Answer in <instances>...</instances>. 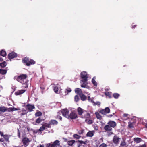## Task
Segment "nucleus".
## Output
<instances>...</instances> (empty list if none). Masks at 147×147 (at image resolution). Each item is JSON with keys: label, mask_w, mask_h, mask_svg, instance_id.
I'll return each mask as SVG.
<instances>
[{"label": "nucleus", "mask_w": 147, "mask_h": 147, "mask_svg": "<svg viewBox=\"0 0 147 147\" xmlns=\"http://www.w3.org/2000/svg\"><path fill=\"white\" fill-rule=\"evenodd\" d=\"M25 111L24 109V108H23L22 109V111Z\"/></svg>", "instance_id": "nucleus-64"}, {"label": "nucleus", "mask_w": 147, "mask_h": 147, "mask_svg": "<svg viewBox=\"0 0 147 147\" xmlns=\"http://www.w3.org/2000/svg\"><path fill=\"white\" fill-rule=\"evenodd\" d=\"M40 88H41V89H42V90H44L45 89V87L43 85H41L40 86Z\"/></svg>", "instance_id": "nucleus-47"}, {"label": "nucleus", "mask_w": 147, "mask_h": 147, "mask_svg": "<svg viewBox=\"0 0 147 147\" xmlns=\"http://www.w3.org/2000/svg\"><path fill=\"white\" fill-rule=\"evenodd\" d=\"M92 123V120H89L88 122V124H91Z\"/></svg>", "instance_id": "nucleus-46"}, {"label": "nucleus", "mask_w": 147, "mask_h": 147, "mask_svg": "<svg viewBox=\"0 0 147 147\" xmlns=\"http://www.w3.org/2000/svg\"><path fill=\"white\" fill-rule=\"evenodd\" d=\"M32 123L33 124V125H37V123H36V122H33V123Z\"/></svg>", "instance_id": "nucleus-58"}, {"label": "nucleus", "mask_w": 147, "mask_h": 147, "mask_svg": "<svg viewBox=\"0 0 147 147\" xmlns=\"http://www.w3.org/2000/svg\"><path fill=\"white\" fill-rule=\"evenodd\" d=\"M120 138L117 136L115 135L113 138V141L114 143L117 144L118 143Z\"/></svg>", "instance_id": "nucleus-12"}, {"label": "nucleus", "mask_w": 147, "mask_h": 147, "mask_svg": "<svg viewBox=\"0 0 147 147\" xmlns=\"http://www.w3.org/2000/svg\"><path fill=\"white\" fill-rule=\"evenodd\" d=\"M84 142H85V144H87L88 142V140H86L85 141H84Z\"/></svg>", "instance_id": "nucleus-57"}, {"label": "nucleus", "mask_w": 147, "mask_h": 147, "mask_svg": "<svg viewBox=\"0 0 147 147\" xmlns=\"http://www.w3.org/2000/svg\"><path fill=\"white\" fill-rule=\"evenodd\" d=\"M64 140L65 141H67V139L66 138H64Z\"/></svg>", "instance_id": "nucleus-63"}, {"label": "nucleus", "mask_w": 147, "mask_h": 147, "mask_svg": "<svg viewBox=\"0 0 147 147\" xmlns=\"http://www.w3.org/2000/svg\"><path fill=\"white\" fill-rule=\"evenodd\" d=\"M22 141L24 146L26 147L28 145L30 140L27 138L25 137L23 139Z\"/></svg>", "instance_id": "nucleus-5"}, {"label": "nucleus", "mask_w": 147, "mask_h": 147, "mask_svg": "<svg viewBox=\"0 0 147 147\" xmlns=\"http://www.w3.org/2000/svg\"><path fill=\"white\" fill-rule=\"evenodd\" d=\"M74 137L76 138L77 139H79L80 138V136L78 135L75 134H74Z\"/></svg>", "instance_id": "nucleus-40"}, {"label": "nucleus", "mask_w": 147, "mask_h": 147, "mask_svg": "<svg viewBox=\"0 0 147 147\" xmlns=\"http://www.w3.org/2000/svg\"><path fill=\"white\" fill-rule=\"evenodd\" d=\"M25 114V113H22L21 114V115H24Z\"/></svg>", "instance_id": "nucleus-62"}, {"label": "nucleus", "mask_w": 147, "mask_h": 147, "mask_svg": "<svg viewBox=\"0 0 147 147\" xmlns=\"http://www.w3.org/2000/svg\"><path fill=\"white\" fill-rule=\"evenodd\" d=\"M105 94L106 96H109V97H110V96H111L109 92H107L105 93Z\"/></svg>", "instance_id": "nucleus-50"}, {"label": "nucleus", "mask_w": 147, "mask_h": 147, "mask_svg": "<svg viewBox=\"0 0 147 147\" xmlns=\"http://www.w3.org/2000/svg\"><path fill=\"white\" fill-rule=\"evenodd\" d=\"M0 55L2 56L5 57L6 55V52L5 50H2L0 51Z\"/></svg>", "instance_id": "nucleus-22"}, {"label": "nucleus", "mask_w": 147, "mask_h": 147, "mask_svg": "<svg viewBox=\"0 0 147 147\" xmlns=\"http://www.w3.org/2000/svg\"><path fill=\"white\" fill-rule=\"evenodd\" d=\"M12 108L13 111L20 110V109L19 108H16L15 107H13Z\"/></svg>", "instance_id": "nucleus-43"}, {"label": "nucleus", "mask_w": 147, "mask_h": 147, "mask_svg": "<svg viewBox=\"0 0 147 147\" xmlns=\"http://www.w3.org/2000/svg\"><path fill=\"white\" fill-rule=\"evenodd\" d=\"M120 145L122 147H125L126 145V143L124 141H122L121 142Z\"/></svg>", "instance_id": "nucleus-37"}, {"label": "nucleus", "mask_w": 147, "mask_h": 147, "mask_svg": "<svg viewBox=\"0 0 147 147\" xmlns=\"http://www.w3.org/2000/svg\"><path fill=\"white\" fill-rule=\"evenodd\" d=\"M42 115V113L40 111L36 112L35 114V115L36 117H39Z\"/></svg>", "instance_id": "nucleus-36"}, {"label": "nucleus", "mask_w": 147, "mask_h": 147, "mask_svg": "<svg viewBox=\"0 0 147 147\" xmlns=\"http://www.w3.org/2000/svg\"><path fill=\"white\" fill-rule=\"evenodd\" d=\"M29 60V59L27 57H26L23 59L22 60L23 63L27 65V64L28 63Z\"/></svg>", "instance_id": "nucleus-16"}, {"label": "nucleus", "mask_w": 147, "mask_h": 147, "mask_svg": "<svg viewBox=\"0 0 147 147\" xmlns=\"http://www.w3.org/2000/svg\"><path fill=\"white\" fill-rule=\"evenodd\" d=\"M81 144H85V142H84V141H78Z\"/></svg>", "instance_id": "nucleus-48"}, {"label": "nucleus", "mask_w": 147, "mask_h": 147, "mask_svg": "<svg viewBox=\"0 0 147 147\" xmlns=\"http://www.w3.org/2000/svg\"><path fill=\"white\" fill-rule=\"evenodd\" d=\"M7 72V71L6 70L0 69V74L2 75L5 74Z\"/></svg>", "instance_id": "nucleus-31"}, {"label": "nucleus", "mask_w": 147, "mask_h": 147, "mask_svg": "<svg viewBox=\"0 0 147 147\" xmlns=\"http://www.w3.org/2000/svg\"><path fill=\"white\" fill-rule=\"evenodd\" d=\"M7 110V109L4 106H1L0 107V111L5 112Z\"/></svg>", "instance_id": "nucleus-26"}, {"label": "nucleus", "mask_w": 147, "mask_h": 147, "mask_svg": "<svg viewBox=\"0 0 147 147\" xmlns=\"http://www.w3.org/2000/svg\"><path fill=\"white\" fill-rule=\"evenodd\" d=\"M128 127L129 128H131L134 127V123H131V122H129L128 123Z\"/></svg>", "instance_id": "nucleus-35"}, {"label": "nucleus", "mask_w": 147, "mask_h": 147, "mask_svg": "<svg viewBox=\"0 0 147 147\" xmlns=\"http://www.w3.org/2000/svg\"><path fill=\"white\" fill-rule=\"evenodd\" d=\"M10 136L8 135H4L3 137L4 138L5 140L7 142L8 141L10 137Z\"/></svg>", "instance_id": "nucleus-29"}, {"label": "nucleus", "mask_w": 147, "mask_h": 147, "mask_svg": "<svg viewBox=\"0 0 147 147\" xmlns=\"http://www.w3.org/2000/svg\"><path fill=\"white\" fill-rule=\"evenodd\" d=\"M45 127H44V125H43V124L42 125V126L39 129L38 131H41V132L42 131H43V130H45Z\"/></svg>", "instance_id": "nucleus-38"}, {"label": "nucleus", "mask_w": 147, "mask_h": 147, "mask_svg": "<svg viewBox=\"0 0 147 147\" xmlns=\"http://www.w3.org/2000/svg\"><path fill=\"white\" fill-rule=\"evenodd\" d=\"M26 90H19L16 92H15V94L16 95H18L21 94L25 92Z\"/></svg>", "instance_id": "nucleus-13"}, {"label": "nucleus", "mask_w": 147, "mask_h": 147, "mask_svg": "<svg viewBox=\"0 0 147 147\" xmlns=\"http://www.w3.org/2000/svg\"><path fill=\"white\" fill-rule=\"evenodd\" d=\"M93 99L92 98H90V96H89L88 97V100L89 102H90L91 99Z\"/></svg>", "instance_id": "nucleus-52"}, {"label": "nucleus", "mask_w": 147, "mask_h": 147, "mask_svg": "<svg viewBox=\"0 0 147 147\" xmlns=\"http://www.w3.org/2000/svg\"><path fill=\"white\" fill-rule=\"evenodd\" d=\"M95 114L97 118L99 119H101L102 117L100 115L99 113L98 112H95Z\"/></svg>", "instance_id": "nucleus-27"}, {"label": "nucleus", "mask_w": 147, "mask_h": 147, "mask_svg": "<svg viewBox=\"0 0 147 147\" xmlns=\"http://www.w3.org/2000/svg\"><path fill=\"white\" fill-rule=\"evenodd\" d=\"M75 100L77 102L79 100V97L78 95H76L74 97Z\"/></svg>", "instance_id": "nucleus-42"}, {"label": "nucleus", "mask_w": 147, "mask_h": 147, "mask_svg": "<svg viewBox=\"0 0 147 147\" xmlns=\"http://www.w3.org/2000/svg\"><path fill=\"white\" fill-rule=\"evenodd\" d=\"M27 76L26 74H22L18 76H16L14 78V79L20 82L22 84L27 85V81L26 79Z\"/></svg>", "instance_id": "nucleus-2"}, {"label": "nucleus", "mask_w": 147, "mask_h": 147, "mask_svg": "<svg viewBox=\"0 0 147 147\" xmlns=\"http://www.w3.org/2000/svg\"><path fill=\"white\" fill-rule=\"evenodd\" d=\"M26 107L30 112L32 111V109L35 108L34 105H33L28 104L26 105Z\"/></svg>", "instance_id": "nucleus-10"}, {"label": "nucleus", "mask_w": 147, "mask_h": 147, "mask_svg": "<svg viewBox=\"0 0 147 147\" xmlns=\"http://www.w3.org/2000/svg\"><path fill=\"white\" fill-rule=\"evenodd\" d=\"M105 130L106 131H110L112 130L111 127L108 125H106L104 127Z\"/></svg>", "instance_id": "nucleus-24"}, {"label": "nucleus", "mask_w": 147, "mask_h": 147, "mask_svg": "<svg viewBox=\"0 0 147 147\" xmlns=\"http://www.w3.org/2000/svg\"><path fill=\"white\" fill-rule=\"evenodd\" d=\"M18 136L20 138V133L19 131L18 130Z\"/></svg>", "instance_id": "nucleus-55"}, {"label": "nucleus", "mask_w": 147, "mask_h": 147, "mask_svg": "<svg viewBox=\"0 0 147 147\" xmlns=\"http://www.w3.org/2000/svg\"><path fill=\"white\" fill-rule=\"evenodd\" d=\"M80 96L81 97V99L82 100L85 101L86 100L87 98L86 96L84 94H80Z\"/></svg>", "instance_id": "nucleus-25"}, {"label": "nucleus", "mask_w": 147, "mask_h": 147, "mask_svg": "<svg viewBox=\"0 0 147 147\" xmlns=\"http://www.w3.org/2000/svg\"><path fill=\"white\" fill-rule=\"evenodd\" d=\"M120 95L117 93H114L113 94V96L115 99H117L119 96Z\"/></svg>", "instance_id": "nucleus-34"}, {"label": "nucleus", "mask_w": 147, "mask_h": 147, "mask_svg": "<svg viewBox=\"0 0 147 147\" xmlns=\"http://www.w3.org/2000/svg\"><path fill=\"white\" fill-rule=\"evenodd\" d=\"M43 125L44 126L45 128L46 127L50 128L51 127V125L50 124V122H49V123H45L43 124Z\"/></svg>", "instance_id": "nucleus-32"}, {"label": "nucleus", "mask_w": 147, "mask_h": 147, "mask_svg": "<svg viewBox=\"0 0 147 147\" xmlns=\"http://www.w3.org/2000/svg\"><path fill=\"white\" fill-rule=\"evenodd\" d=\"M17 56V54L14 52H12L10 53H9L8 55L9 59H10L16 57Z\"/></svg>", "instance_id": "nucleus-9"}, {"label": "nucleus", "mask_w": 147, "mask_h": 147, "mask_svg": "<svg viewBox=\"0 0 147 147\" xmlns=\"http://www.w3.org/2000/svg\"><path fill=\"white\" fill-rule=\"evenodd\" d=\"M71 89L69 88H67L66 89L65 91V95H66L68 94V93L70 92L71 91Z\"/></svg>", "instance_id": "nucleus-33"}, {"label": "nucleus", "mask_w": 147, "mask_h": 147, "mask_svg": "<svg viewBox=\"0 0 147 147\" xmlns=\"http://www.w3.org/2000/svg\"><path fill=\"white\" fill-rule=\"evenodd\" d=\"M60 142L58 140H55L52 144L49 143L46 144V147H57L56 146H59Z\"/></svg>", "instance_id": "nucleus-4"}, {"label": "nucleus", "mask_w": 147, "mask_h": 147, "mask_svg": "<svg viewBox=\"0 0 147 147\" xmlns=\"http://www.w3.org/2000/svg\"><path fill=\"white\" fill-rule=\"evenodd\" d=\"M108 124L111 127L113 128L115 127L116 125L115 122L113 121H109Z\"/></svg>", "instance_id": "nucleus-15"}, {"label": "nucleus", "mask_w": 147, "mask_h": 147, "mask_svg": "<svg viewBox=\"0 0 147 147\" xmlns=\"http://www.w3.org/2000/svg\"><path fill=\"white\" fill-rule=\"evenodd\" d=\"M75 92L76 94L80 95L82 94V91L79 88H76L75 90Z\"/></svg>", "instance_id": "nucleus-17"}, {"label": "nucleus", "mask_w": 147, "mask_h": 147, "mask_svg": "<svg viewBox=\"0 0 147 147\" xmlns=\"http://www.w3.org/2000/svg\"><path fill=\"white\" fill-rule=\"evenodd\" d=\"M49 122L51 125H56L58 123V122L56 120H51Z\"/></svg>", "instance_id": "nucleus-20"}, {"label": "nucleus", "mask_w": 147, "mask_h": 147, "mask_svg": "<svg viewBox=\"0 0 147 147\" xmlns=\"http://www.w3.org/2000/svg\"><path fill=\"white\" fill-rule=\"evenodd\" d=\"M0 141L1 142H3L4 141V140L3 139H0Z\"/></svg>", "instance_id": "nucleus-60"}, {"label": "nucleus", "mask_w": 147, "mask_h": 147, "mask_svg": "<svg viewBox=\"0 0 147 147\" xmlns=\"http://www.w3.org/2000/svg\"><path fill=\"white\" fill-rule=\"evenodd\" d=\"M78 114L80 115L83 114L84 116L86 118H88L90 117V114L88 113L86 111L83 110L80 107L78 108Z\"/></svg>", "instance_id": "nucleus-3"}, {"label": "nucleus", "mask_w": 147, "mask_h": 147, "mask_svg": "<svg viewBox=\"0 0 147 147\" xmlns=\"http://www.w3.org/2000/svg\"><path fill=\"white\" fill-rule=\"evenodd\" d=\"M61 113L63 116L67 118V117H69V111L67 109H63L61 111Z\"/></svg>", "instance_id": "nucleus-6"}, {"label": "nucleus", "mask_w": 147, "mask_h": 147, "mask_svg": "<svg viewBox=\"0 0 147 147\" xmlns=\"http://www.w3.org/2000/svg\"><path fill=\"white\" fill-rule=\"evenodd\" d=\"M94 128L95 130H98V127L97 126H95L94 127Z\"/></svg>", "instance_id": "nucleus-53"}, {"label": "nucleus", "mask_w": 147, "mask_h": 147, "mask_svg": "<svg viewBox=\"0 0 147 147\" xmlns=\"http://www.w3.org/2000/svg\"><path fill=\"white\" fill-rule=\"evenodd\" d=\"M35 63V61L32 59H30L29 60L28 63L27 64V66H30L31 65H34Z\"/></svg>", "instance_id": "nucleus-21"}, {"label": "nucleus", "mask_w": 147, "mask_h": 147, "mask_svg": "<svg viewBox=\"0 0 147 147\" xmlns=\"http://www.w3.org/2000/svg\"><path fill=\"white\" fill-rule=\"evenodd\" d=\"M0 135L2 136H3V135H4L3 134V132H1V131H0Z\"/></svg>", "instance_id": "nucleus-56"}, {"label": "nucleus", "mask_w": 147, "mask_h": 147, "mask_svg": "<svg viewBox=\"0 0 147 147\" xmlns=\"http://www.w3.org/2000/svg\"><path fill=\"white\" fill-rule=\"evenodd\" d=\"M136 25H132L131 27V28L132 29H134L136 27Z\"/></svg>", "instance_id": "nucleus-51"}, {"label": "nucleus", "mask_w": 147, "mask_h": 147, "mask_svg": "<svg viewBox=\"0 0 147 147\" xmlns=\"http://www.w3.org/2000/svg\"><path fill=\"white\" fill-rule=\"evenodd\" d=\"M75 142V141L74 140H71L67 142V143L69 145V146H72L73 144Z\"/></svg>", "instance_id": "nucleus-30"}, {"label": "nucleus", "mask_w": 147, "mask_h": 147, "mask_svg": "<svg viewBox=\"0 0 147 147\" xmlns=\"http://www.w3.org/2000/svg\"><path fill=\"white\" fill-rule=\"evenodd\" d=\"M53 87L54 91L55 93H58L59 90L58 84H57V85L53 84Z\"/></svg>", "instance_id": "nucleus-14"}, {"label": "nucleus", "mask_w": 147, "mask_h": 147, "mask_svg": "<svg viewBox=\"0 0 147 147\" xmlns=\"http://www.w3.org/2000/svg\"><path fill=\"white\" fill-rule=\"evenodd\" d=\"M69 117H67V118H70L71 119H76L77 117V115L76 113L75 112L72 111L70 115L69 114Z\"/></svg>", "instance_id": "nucleus-8"}, {"label": "nucleus", "mask_w": 147, "mask_h": 147, "mask_svg": "<svg viewBox=\"0 0 147 147\" xmlns=\"http://www.w3.org/2000/svg\"><path fill=\"white\" fill-rule=\"evenodd\" d=\"M102 114L105 115L110 112V109L109 107H106L104 109H102L99 112Z\"/></svg>", "instance_id": "nucleus-7"}, {"label": "nucleus", "mask_w": 147, "mask_h": 147, "mask_svg": "<svg viewBox=\"0 0 147 147\" xmlns=\"http://www.w3.org/2000/svg\"><path fill=\"white\" fill-rule=\"evenodd\" d=\"M81 77L82 79L81 80V86L82 87L88 88L89 87L87 85L88 78L89 77L91 78L90 76L88 74L87 72L83 71L81 72Z\"/></svg>", "instance_id": "nucleus-1"}, {"label": "nucleus", "mask_w": 147, "mask_h": 147, "mask_svg": "<svg viewBox=\"0 0 147 147\" xmlns=\"http://www.w3.org/2000/svg\"><path fill=\"white\" fill-rule=\"evenodd\" d=\"M3 60V59L0 57V61H2Z\"/></svg>", "instance_id": "nucleus-61"}, {"label": "nucleus", "mask_w": 147, "mask_h": 147, "mask_svg": "<svg viewBox=\"0 0 147 147\" xmlns=\"http://www.w3.org/2000/svg\"><path fill=\"white\" fill-rule=\"evenodd\" d=\"M90 102L93 104L94 105L95 104L94 102L93 101V99H91Z\"/></svg>", "instance_id": "nucleus-54"}, {"label": "nucleus", "mask_w": 147, "mask_h": 147, "mask_svg": "<svg viewBox=\"0 0 147 147\" xmlns=\"http://www.w3.org/2000/svg\"><path fill=\"white\" fill-rule=\"evenodd\" d=\"M100 103L99 102H95V104L94 105H96L98 106L100 105Z\"/></svg>", "instance_id": "nucleus-44"}, {"label": "nucleus", "mask_w": 147, "mask_h": 147, "mask_svg": "<svg viewBox=\"0 0 147 147\" xmlns=\"http://www.w3.org/2000/svg\"><path fill=\"white\" fill-rule=\"evenodd\" d=\"M44 119H42L41 117H39L37 118L36 121V123L38 124L40 123L42 121H44Z\"/></svg>", "instance_id": "nucleus-23"}, {"label": "nucleus", "mask_w": 147, "mask_h": 147, "mask_svg": "<svg viewBox=\"0 0 147 147\" xmlns=\"http://www.w3.org/2000/svg\"><path fill=\"white\" fill-rule=\"evenodd\" d=\"M7 111L9 112L13 111L12 108H8Z\"/></svg>", "instance_id": "nucleus-45"}, {"label": "nucleus", "mask_w": 147, "mask_h": 147, "mask_svg": "<svg viewBox=\"0 0 147 147\" xmlns=\"http://www.w3.org/2000/svg\"><path fill=\"white\" fill-rule=\"evenodd\" d=\"M96 79V77H94L92 80V82L94 86L96 87L97 86V83L95 80Z\"/></svg>", "instance_id": "nucleus-18"}, {"label": "nucleus", "mask_w": 147, "mask_h": 147, "mask_svg": "<svg viewBox=\"0 0 147 147\" xmlns=\"http://www.w3.org/2000/svg\"><path fill=\"white\" fill-rule=\"evenodd\" d=\"M7 65V63L6 61H4L2 63H0V66L2 68H4Z\"/></svg>", "instance_id": "nucleus-28"}, {"label": "nucleus", "mask_w": 147, "mask_h": 147, "mask_svg": "<svg viewBox=\"0 0 147 147\" xmlns=\"http://www.w3.org/2000/svg\"><path fill=\"white\" fill-rule=\"evenodd\" d=\"M95 133V131L94 130L90 131L87 133L86 136L87 137H92L94 136Z\"/></svg>", "instance_id": "nucleus-11"}, {"label": "nucleus", "mask_w": 147, "mask_h": 147, "mask_svg": "<svg viewBox=\"0 0 147 147\" xmlns=\"http://www.w3.org/2000/svg\"><path fill=\"white\" fill-rule=\"evenodd\" d=\"M107 146L104 143H103L101 144L99 146V147H107Z\"/></svg>", "instance_id": "nucleus-41"}, {"label": "nucleus", "mask_w": 147, "mask_h": 147, "mask_svg": "<svg viewBox=\"0 0 147 147\" xmlns=\"http://www.w3.org/2000/svg\"><path fill=\"white\" fill-rule=\"evenodd\" d=\"M57 119H60V120H62V117L60 116H58L57 117Z\"/></svg>", "instance_id": "nucleus-49"}, {"label": "nucleus", "mask_w": 147, "mask_h": 147, "mask_svg": "<svg viewBox=\"0 0 147 147\" xmlns=\"http://www.w3.org/2000/svg\"><path fill=\"white\" fill-rule=\"evenodd\" d=\"M133 140L134 142L137 143H139L142 141V140L141 138L138 137L134 138Z\"/></svg>", "instance_id": "nucleus-19"}, {"label": "nucleus", "mask_w": 147, "mask_h": 147, "mask_svg": "<svg viewBox=\"0 0 147 147\" xmlns=\"http://www.w3.org/2000/svg\"><path fill=\"white\" fill-rule=\"evenodd\" d=\"M129 115L128 114L126 113L124 114L123 115L124 117L126 118L125 119L126 120L129 119V117L128 116Z\"/></svg>", "instance_id": "nucleus-39"}, {"label": "nucleus", "mask_w": 147, "mask_h": 147, "mask_svg": "<svg viewBox=\"0 0 147 147\" xmlns=\"http://www.w3.org/2000/svg\"><path fill=\"white\" fill-rule=\"evenodd\" d=\"M37 147H44L43 145H40L39 146H37Z\"/></svg>", "instance_id": "nucleus-59"}]
</instances>
